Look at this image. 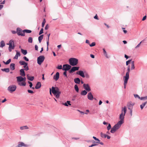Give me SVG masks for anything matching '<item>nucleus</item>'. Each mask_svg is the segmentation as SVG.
I'll list each match as a JSON object with an SVG mask.
<instances>
[{
    "label": "nucleus",
    "instance_id": "35",
    "mask_svg": "<svg viewBox=\"0 0 147 147\" xmlns=\"http://www.w3.org/2000/svg\"><path fill=\"white\" fill-rule=\"evenodd\" d=\"M147 103V101H146L140 105V107L141 109H143L144 107L145 106V105Z\"/></svg>",
    "mask_w": 147,
    "mask_h": 147
},
{
    "label": "nucleus",
    "instance_id": "18",
    "mask_svg": "<svg viewBox=\"0 0 147 147\" xmlns=\"http://www.w3.org/2000/svg\"><path fill=\"white\" fill-rule=\"evenodd\" d=\"M20 74L21 76H22L23 77H24L26 75L24 70L22 69L20 70Z\"/></svg>",
    "mask_w": 147,
    "mask_h": 147
},
{
    "label": "nucleus",
    "instance_id": "9",
    "mask_svg": "<svg viewBox=\"0 0 147 147\" xmlns=\"http://www.w3.org/2000/svg\"><path fill=\"white\" fill-rule=\"evenodd\" d=\"M17 87L15 85L10 86L8 88V90H9L11 93L15 91Z\"/></svg>",
    "mask_w": 147,
    "mask_h": 147
},
{
    "label": "nucleus",
    "instance_id": "39",
    "mask_svg": "<svg viewBox=\"0 0 147 147\" xmlns=\"http://www.w3.org/2000/svg\"><path fill=\"white\" fill-rule=\"evenodd\" d=\"M100 136L102 138H106V136H107V135L103 134L102 132H101L100 133Z\"/></svg>",
    "mask_w": 147,
    "mask_h": 147
},
{
    "label": "nucleus",
    "instance_id": "63",
    "mask_svg": "<svg viewBox=\"0 0 147 147\" xmlns=\"http://www.w3.org/2000/svg\"><path fill=\"white\" fill-rule=\"evenodd\" d=\"M146 16H144L142 19V21H144L146 19Z\"/></svg>",
    "mask_w": 147,
    "mask_h": 147
},
{
    "label": "nucleus",
    "instance_id": "5",
    "mask_svg": "<svg viewBox=\"0 0 147 147\" xmlns=\"http://www.w3.org/2000/svg\"><path fill=\"white\" fill-rule=\"evenodd\" d=\"M22 32L20 33L19 32H18V35L21 36H25V33H30L32 32V31L28 29H24L22 30Z\"/></svg>",
    "mask_w": 147,
    "mask_h": 147
},
{
    "label": "nucleus",
    "instance_id": "46",
    "mask_svg": "<svg viewBox=\"0 0 147 147\" xmlns=\"http://www.w3.org/2000/svg\"><path fill=\"white\" fill-rule=\"evenodd\" d=\"M131 59L127 61L126 63V65L127 66L128 65L131 63Z\"/></svg>",
    "mask_w": 147,
    "mask_h": 147
},
{
    "label": "nucleus",
    "instance_id": "57",
    "mask_svg": "<svg viewBox=\"0 0 147 147\" xmlns=\"http://www.w3.org/2000/svg\"><path fill=\"white\" fill-rule=\"evenodd\" d=\"M78 111H79V112H80V113L82 115H84V114H88V113H84V112H83V111H80V110H78Z\"/></svg>",
    "mask_w": 147,
    "mask_h": 147
},
{
    "label": "nucleus",
    "instance_id": "54",
    "mask_svg": "<svg viewBox=\"0 0 147 147\" xmlns=\"http://www.w3.org/2000/svg\"><path fill=\"white\" fill-rule=\"evenodd\" d=\"M27 91L28 92V93L32 94L34 93V92L33 91V90L29 89H28L27 90Z\"/></svg>",
    "mask_w": 147,
    "mask_h": 147
},
{
    "label": "nucleus",
    "instance_id": "30",
    "mask_svg": "<svg viewBox=\"0 0 147 147\" xmlns=\"http://www.w3.org/2000/svg\"><path fill=\"white\" fill-rule=\"evenodd\" d=\"M43 34L41 35L38 37V40L39 43H40L43 38Z\"/></svg>",
    "mask_w": 147,
    "mask_h": 147
},
{
    "label": "nucleus",
    "instance_id": "6",
    "mask_svg": "<svg viewBox=\"0 0 147 147\" xmlns=\"http://www.w3.org/2000/svg\"><path fill=\"white\" fill-rule=\"evenodd\" d=\"M45 59V57L43 55H40L38 57L37 59V63L39 65H40L44 61Z\"/></svg>",
    "mask_w": 147,
    "mask_h": 147
},
{
    "label": "nucleus",
    "instance_id": "13",
    "mask_svg": "<svg viewBox=\"0 0 147 147\" xmlns=\"http://www.w3.org/2000/svg\"><path fill=\"white\" fill-rule=\"evenodd\" d=\"M22 29L20 28H17L16 29V31L15 30H12V33L13 34H15L17 33L18 35V32H19L20 33L22 32Z\"/></svg>",
    "mask_w": 147,
    "mask_h": 147
},
{
    "label": "nucleus",
    "instance_id": "20",
    "mask_svg": "<svg viewBox=\"0 0 147 147\" xmlns=\"http://www.w3.org/2000/svg\"><path fill=\"white\" fill-rule=\"evenodd\" d=\"M74 82L76 84H79L80 82V80L78 78H76L74 79Z\"/></svg>",
    "mask_w": 147,
    "mask_h": 147
},
{
    "label": "nucleus",
    "instance_id": "14",
    "mask_svg": "<svg viewBox=\"0 0 147 147\" xmlns=\"http://www.w3.org/2000/svg\"><path fill=\"white\" fill-rule=\"evenodd\" d=\"M87 98L88 99L90 100H93L94 97L91 92H90L88 93L87 95Z\"/></svg>",
    "mask_w": 147,
    "mask_h": 147
},
{
    "label": "nucleus",
    "instance_id": "61",
    "mask_svg": "<svg viewBox=\"0 0 147 147\" xmlns=\"http://www.w3.org/2000/svg\"><path fill=\"white\" fill-rule=\"evenodd\" d=\"M35 50H36V51H38V46L36 45H35Z\"/></svg>",
    "mask_w": 147,
    "mask_h": 147
},
{
    "label": "nucleus",
    "instance_id": "26",
    "mask_svg": "<svg viewBox=\"0 0 147 147\" xmlns=\"http://www.w3.org/2000/svg\"><path fill=\"white\" fill-rule=\"evenodd\" d=\"M16 51V53L15 57H14V59H18V57L20 56V54L19 51Z\"/></svg>",
    "mask_w": 147,
    "mask_h": 147
},
{
    "label": "nucleus",
    "instance_id": "50",
    "mask_svg": "<svg viewBox=\"0 0 147 147\" xmlns=\"http://www.w3.org/2000/svg\"><path fill=\"white\" fill-rule=\"evenodd\" d=\"M43 33V28H42L40 31L39 33V35H41Z\"/></svg>",
    "mask_w": 147,
    "mask_h": 147
},
{
    "label": "nucleus",
    "instance_id": "23",
    "mask_svg": "<svg viewBox=\"0 0 147 147\" xmlns=\"http://www.w3.org/2000/svg\"><path fill=\"white\" fill-rule=\"evenodd\" d=\"M62 105L66 107H68L69 106H71V104H70V101L67 100L65 103H63Z\"/></svg>",
    "mask_w": 147,
    "mask_h": 147
},
{
    "label": "nucleus",
    "instance_id": "42",
    "mask_svg": "<svg viewBox=\"0 0 147 147\" xmlns=\"http://www.w3.org/2000/svg\"><path fill=\"white\" fill-rule=\"evenodd\" d=\"M28 129V127L27 126H24L20 127V129L21 130L24 129Z\"/></svg>",
    "mask_w": 147,
    "mask_h": 147
},
{
    "label": "nucleus",
    "instance_id": "4",
    "mask_svg": "<svg viewBox=\"0 0 147 147\" xmlns=\"http://www.w3.org/2000/svg\"><path fill=\"white\" fill-rule=\"evenodd\" d=\"M121 125L118 122L115 124L111 129L110 131L111 133H114L118 129L121 127Z\"/></svg>",
    "mask_w": 147,
    "mask_h": 147
},
{
    "label": "nucleus",
    "instance_id": "52",
    "mask_svg": "<svg viewBox=\"0 0 147 147\" xmlns=\"http://www.w3.org/2000/svg\"><path fill=\"white\" fill-rule=\"evenodd\" d=\"M144 40H144H144H142V41H141V42H140L139 44H138L137 45V46L135 48L136 49V48H138V47H140V45L141 44V43H142V42H143V41Z\"/></svg>",
    "mask_w": 147,
    "mask_h": 147
},
{
    "label": "nucleus",
    "instance_id": "36",
    "mask_svg": "<svg viewBox=\"0 0 147 147\" xmlns=\"http://www.w3.org/2000/svg\"><path fill=\"white\" fill-rule=\"evenodd\" d=\"M5 45V44L3 40H1L0 42V47L3 48Z\"/></svg>",
    "mask_w": 147,
    "mask_h": 147
},
{
    "label": "nucleus",
    "instance_id": "58",
    "mask_svg": "<svg viewBox=\"0 0 147 147\" xmlns=\"http://www.w3.org/2000/svg\"><path fill=\"white\" fill-rule=\"evenodd\" d=\"M67 71H64L63 73V75L65 77L67 78Z\"/></svg>",
    "mask_w": 147,
    "mask_h": 147
},
{
    "label": "nucleus",
    "instance_id": "11",
    "mask_svg": "<svg viewBox=\"0 0 147 147\" xmlns=\"http://www.w3.org/2000/svg\"><path fill=\"white\" fill-rule=\"evenodd\" d=\"M83 87L85 90L88 92L91 91L90 87L88 84H84L83 85Z\"/></svg>",
    "mask_w": 147,
    "mask_h": 147
},
{
    "label": "nucleus",
    "instance_id": "33",
    "mask_svg": "<svg viewBox=\"0 0 147 147\" xmlns=\"http://www.w3.org/2000/svg\"><path fill=\"white\" fill-rule=\"evenodd\" d=\"M1 70L3 71H5L6 73H8L9 71V68H5L1 69Z\"/></svg>",
    "mask_w": 147,
    "mask_h": 147
},
{
    "label": "nucleus",
    "instance_id": "15",
    "mask_svg": "<svg viewBox=\"0 0 147 147\" xmlns=\"http://www.w3.org/2000/svg\"><path fill=\"white\" fill-rule=\"evenodd\" d=\"M130 71V69H127V71L125 75L123 76V78L129 79V73Z\"/></svg>",
    "mask_w": 147,
    "mask_h": 147
},
{
    "label": "nucleus",
    "instance_id": "44",
    "mask_svg": "<svg viewBox=\"0 0 147 147\" xmlns=\"http://www.w3.org/2000/svg\"><path fill=\"white\" fill-rule=\"evenodd\" d=\"M13 42L14 41L12 40H9V42L8 43H7L6 44L7 45H9H9H11L12 43H13Z\"/></svg>",
    "mask_w": 147,
    "mask_h": 147
},
{
    "label": "nucleus",
    "instance_id": "41",
    "mask_svg": "<svg viewBox=\"0 0 147 147\" xmlns=\"http://www.w3.org/2000/svg\"><path fill=\"white\" fill-rule=\"evenodd\" d=\"M28 42L29 43H31L33 41V38L32 37H29L28 38Z\"/></svg>",
    "mask_w": 147,
    "mask_h": 147
},
{
    "label": "nucleus",
    "instance_id": "12",
    "mask_svg": "<svg viewBox=\"0 0 147 147\" xmlns=\"http://www.w3.org/2000/svg\"><path fill=\"white\" fill-rule=\"evenodd\" d=\"M135 103L131 101L128 102L127 104L128 109L129 110H132L133 107Z\"/></svg>",
    "mask_w": 147,
    "mask_h": 147
},
{
    "label": "nucleus",
    "instance_id": "21",
    "mask_svg": "<svg viewBox=\"0 0 147 147\" xmlns=\"http://www.w3.org/2000/svg\"><path fill=\"white\" fill-rule=\"evenodd\" d=\"M15 64L14 63H11L10 64V68L11 70H13L15 69Z\"/></svg>",
    "mask_w": 147,
    "mask_h": 147
},
{
    "label": "nucleus",
    "instance_id": "24",
    "mask_svg": "<svg viewBox=\"0 0 147 147\" xmlns=\"http://www.w3.org/2000/svg\"><path fill=\"white\" fill-rule=\"evenodd\" d=\"M22 76H18L16 77L17 82L19 83V82H22Z\"/></svg>",
    "mask_w": 147,
    "mask_h": 147
},
{
    "label": "nucleus",
    "instance_id": "1",
    "mask_svg": "<svg viewBox=\"0 0 147 147\" xmlns=\"http://www.w3.org/2000/svg\"><path fill=\"white\" fill-rule=\"evenodd\" d=\"M51 91L54 95L57 98H59L61 92L60 91L59 88L57 87L52 86L51 88Z\"/></svg>",
    "mask_w": 147,
    "mask_h": 147
},
{
    "label": "nucleus",
    "instance_id": "49",
    "mask_svg": "<svg viewBox=\"0 0 147 147\" xmlns=\"http://www.w3.org/2000/svg\"><path fill=\"white\" fill-rule=\"evenodd\" d=\"M96 45V43L95 42H92L91 44H90L89 45L90 47H92L95 46Z\"/></svg>",
    "mask_w": 147,
    "mask_h": 147
},
{
    "label": "nucleus",
    "instance_id": "64",
    "mask_svg": "<svg viewBox=\"0 0 147 147\" xmlns=\"http://www.w3.org/2000/svg\"><path fill=\"white\" fill-rule=\"evenodd\" d=\"M49 26H48V24H47L45 26V30H47L48 29V28H49Z\"/></svg>",
    "mask_w": 147,
    "mask_h": 147
},
{
    "label": "nucleus",
    "instance_id": "28",
    "mask_svg": "<svg viewBox=\"0 0 147 147\" xmlns=\"http://www.w3.org/2000/svg\"><path fill=\"white\" fill-rule=\"evenodd\" d=\"M18 84L20 86H25L26 85V83L25 82H22L18 83Z\"/></svg>",
    "mask_w": 147,
    "mask_h": 147
},
{
    "label": "nucleus",
    "instance_id": "25",
    "mask_svg": "<svg viewBox=\"0 0 147 147\" xmlns=\"http://www.w3.org/2000/svg\"><path fill=\"white\" fill-rule=\"evenodd\" d=\"M124 80V88L125 89L126 88V86L129 80L128 79L123 78Z\"/></svg>",
    "mask_w": 147,
    "mask_h": 147
},
{
    "label": "nucleus",
    "instance_id": "56",
    "mask_svg": "<svg viewBox=\"0 0 147 147\" xmlns=\"http://www.w3.org/2000/svg\"><path fill=\"white\" fill-rule=\"evenodd\" d=\"M134 95L135 98H138L139 99H140V97L137 94H134Z\"/></svg>",
    "mask_w": 147,
    "mask_h": 147
},
{
    "label": "nucleus",
    "instance_id": "31",
    "mask_svg": "<svg viewBox=\"0 0 147 147\" xmlns=\"http://www.w3.org/2000/svg\"><path fill=\"white\" fill-rule=\"evenodd\" d=\"M21 51L22 53L24 55H26L27 53V51L26 50H24L23 49H21Z\"/></svg>",
    "mask_w": 147,
    "mask_h": 147
},
{
    "label": "nucleus",
    "instance_id": "45",
    "mask_svg": "<svg viewBox=\"0 0 147 147\" xmlns=\"http://www.w3.org/2000/svg\"><path fill=\"white\" fill-rule=\"evenodd\" d=\"M25 63V61H23L21 60L19 61L20 64L22 65H24Z\"/></svg>",
    "mask_w": 147,
    "mask_h": 147
},
{
    "label": "nucleus",
    "instance_id": "16",
    "mask_svg": "<svg viewBox=\"0 0 147 147\" xmlns=\"http://www.w3.org/2000/svg\"><path fill=\"white\" fill-rule=\"evenodd\" d=\"M59 78V72H57L55 75L53 76V78L55 81L57 80Z\"/></svg>",
    "mask_w": 147,
    "mask_h": 147
},
{
    "label": "nucleus",
    "instance_id": "17",
    "mask_svg": "<svg viewBox=\"0 0 147 147\" xmlns=\"http://www.w3.org/2000/svg\"><path fill=\"white\" fill-rule=\"evenodd\" d=\"M15 47V45L14 44V42H13V43H11V45H9L8 47V50L9 52H11V51L12 49H14Z\"/></svg>",
    "mask_w": 147,
    "mask_h": 147
},
{
    "label": "nucleus",
    "instance_id": "19",
    "mask_svg": "<svg viewBox=\"0 0 147 147\" xmlns=\"http://www.w3.org/2000/svg\"><path fill=\"white\" fill-rule=\"evenodd\" d=\"M41 86V82H38L36 84L35 88L36 89H38L40 88Z\"/></svg>",
    "mask_w": 147,
    "mask_h": 147
},
{
    "label": "nucleus",
    "instance_id": "51",
    "mask_svg": "<svg viewBox=\"0 0 147 147\" xmlns=\"http://www.w3.org/2000/svg\"><path fill=\"white\" fill-rule=\"evenodd\" d=\"M57 68L59 69H62V65H58L57 67Z\"/></svg>",
    "mask_w": 147,
    "mask_h": 147
},
{
    "label": "nucleus",
    "instance_id": "22",
    "mask_svg": "<svg viewBox=\"0 0 147 147\" xmlns=\"http://www.w3.org/2000/svg\"><path fill=\"white\" fill-rule=\"evenodd\" d=\"M27 77L28 80L31 81H33L34 79V76H30L29 74L27 75Z\"/></svg>",
    "mask_w": 147,
    "mask_h": 147
},
{
    "label": "nucleus",
    "instance_id": "48",
    "mask_svg": "<svg viewBox=\"0 0 147 147\" xmlns=\"http://www.w3.org/2000/svg\"><path fill=\"white\" fill-rule=\"evenodd\" d=\"M111 125L110 123H109L108 126L107 127V129L108 130H109L110 129H111Z\"/></svg>",
    "mask_w": 147,
    "mask_h": 147
},
{
    "label": "nucleus",
    "instance_id": "2",
    "mask_svg": "<svg viewBox=\"0 0 147 147\" xmlns=\"http://www.w3.org/2000/svg\"><path fill=\"white\" fill-rule=\"evenodd\" d=\"M76 74L80 75L83 78L86 77L87 78H89L90 77L86 71H78L76 72Z\"/></svg>",
    "mask_w": 147,
    "mask_h": 147
},
{
    "label": "nucleus",
    "instance_id": "40",
    "mask_svg": "<svg viewBox=\"0 0 147 147\" xmlns=\"http://www.w3.org/2000/svg\"><path fill=\"white\" fill-rule=\"evenodd\" d=\"M123 111L124 112L123 114L125 115L127 112V107L126 106H124L123 107V109L122 110V112H123Z\"/></svg>",
    "mask_w": 147,
    "mask_h": 147
},
{
    "label": "nucleus",
    "instance_id": "7",
    "mask_svg": "<svg viewBox=\"0 0 147 147\" xmlns=\"http://www.w3.org/2000/svg\"><path fill=\"white\" fill-rule=\"evenodd\" d=\"M125 115L124 114H123V112H122L121 113L120 115L119 119L120 120L118 121V122L121 125H122L124 123V120Z\"/></svg>",
    "mask_w": 147,
    "mask_h": 147
},
{
    "label": "nucleus",
    "instance_id": "34",
    "mask_svg": "<svg viewBox=\"0 0 147 147\" xmlns=\"http://www.w3.org/2000/svg\"><path fill=\"white\" fill-rule=\"evenodd\" d=\"M11 59H9L6 62L4 61H3V63L5 65H7L9 64L11 62Z\"/></svg>",
    "mask_w": 147,
    "mask_h": 147
},
{
    "label": "nucleus",
    "instance_id": "60",
    "mask_svg": "<svg viewBox=\"0 0 147 147\" xmlns=\"http://www.w3.org/2000/svg\"><path fill=\"white\" fill-rule=\"evenodd\" d=\"M24 69V70H25L26 71H27L29 69V67L28 66H27V67H26L25 68L22 69Z\"/></svg>",
    "mask_w": 147,
    "mask_h": 147
},
{
    "label": "nucleus",
    "instance_id": "29",
    "mask_svg": "<svg viewBox=\"0 0 147 147\" xmlns=\"http://www.w3.org/2000/svg\"><path fill=\"white\" fill-rule=\"evenodd\" d=\"M24 143L22 142H19L16 147H22L24 145Z\"/></svg>",
    "mask_w": 147,
    "mask_h": 147
},
{
    "label": "nucleus",
    "instance_id": "43",
    "mask_svg": "<svg viewBox=\"0 0 147 147\" xmlns=\"http://www.w3.org/2000/svg\"><path fill=\"white\" fill-rule=\"evenodd\" d=\"M45 22H46V20H45V19L44 18L43 20V22L42 23V28H43L44 27Z\"/></svg>",
    "mask_w": 147,
    "mask_h": 147
},
{
    "label": "nucleus",
    "instance_id": "38",
    "mask_svg": "<svg viewBox=\"0 0 147 147\" xmlns=\"http://www.w3.org/2000/svg\"><path fill=\"white\" fill-rule=\"evenodd\" d=\"M103 50V53H104V54L105 55V56L107 58H108L109 57H108V55H107V53L105 50V49L104 48L103 49H102Z\"/></svg>",
    "mask_w": 147,
    "mask_h": 147
},
{
    "label": "nucleus",
    "instance_id": "55",
    "mask_svg": "<svg viewBox=\"0 0 147 147\" xmlns=\"http://www.w3.org/2000/svg\"><path fill=\"white\" fill-rule=\"evenodd\" d=\"M23 59L26 61H28L29 59L28 58H27L26 57L24 56L23 57Z\"/></svg>",
    "mask_w": 147,
    "mask_h": 147
},
{
    "label": "nucleus",
    "instance_id": "47",
    "mask_svg": "<svg viewBox=\"0 0 147 147\" xmlns=\"http://www.w3.org/2000/svg\"><path fill=\"white\" fill-rule=\"evenodd\" d=\"M140 99L141 100H146L147 99V96L144 97H140Z\"/></svg>",
    "mask_w": 147,
    "mask_h": 147
},
{
    "label": "nucleus",
    "instance_id": "59",
    "mask_svg": "<svg viewBox=\"0 0 147 147\" xmlns=\"http://www.w3.org/2000/svg\"><path fill=\"white\" fill-rule=\"evenodd\" d=\"M50 33H49V34H47V37L46 38V40H49V36H50Z\"/></svg>",
    "mask_w": 147,
    "mask_h": 147
},
{
    "label": "nucleus",
    "instance_id": "8",
    "mask_svg": "<svg viewBox=\"0 0 147 147\" xmlns=\"http://www.w3.org/2000/svg\"><path fill=\"white\" fill-rule=\"evenodd\" d=\"M71 66L68 64H65L63 65L62 69L63 71H67L70 70Z\"/></svg>",
    "mask_w": 147,
    "mask_h": 147
},
{
    "label": "nucleus",
    "instance_id": "10",
    "mask_svg": "<svg viewBox=\"0 0 147 147\" xmlns=\"http://www.w3.org/2000/svg\"><path fill=\"white\" fill-rule=\"evenodd\" d=\"M73 66V67H71L69 71L70 73H72L78 70L80 68V67L78 66Z\"/></svg>",
    "mask_w": 147,
    "mask_h": 147
},
{
    "label": "nucleus",
    "instance_id": "37",
    "mask_svg": "<svg viewBox=\"0 0 147 147\" xmlns=\"http://www.w3.org/2000/svg\"><path fill=\"white\" fill-rule=\"evenodd\" d=\"M74 89L77 92H78L79 91V88L77 84H75L74 86Z\"/></svg>",
    "mask_w": 147,
    "mask_h": 147
},
{
    "label": "nucleus",
    "instance_id": "32",
    "mask_svg": "<svg viewBox=\"0 0 147 147\" xmlns=\"http://www.w3.org/2000/svg\"><path fill=\"white\" fill-rule=\"evenodd\" d=\"M135 67L134 65V61H132L131 62V70H133L135 69Z\"/></svg>",
    "mask_w": 147,
    "mask_h": 147
},
{
    "label": "nucleus",
    "instance_id": "53",
    "mask_svg": "<svg viewBox=\"0 0 147 147\" xmlns=\"http://www.w3.org/2000/svg\"><path fill=\"white\" fill-rule=\"evenodd\" d=\"M28 83L29 84V86L30 88H31L33 84L32 82L30 81H28Z\"/></svg>",
    "mask_w": 147,
    "mask_h": 147
},
{
    "label": "nucleus",
    "instance_id": "62",
    "mask_svg": "<svg viewBox=\"0 0 147 147\" xmlns=\"http://www.w3.org/2000/svg\"><path fill=\"white\" fill-rule=\"evenodd\" d=\"M94 18L96 19V20H98V16H97V14H96V15L94 17Z\"/></svg>",
    "mask_w": 147,
    "mask_h": 147
},
{
    "label": "nucleus",
    "instance_id": "3",
    "mask_svg": "<svg viewBox=\"0 0 147 147\" xmlns=\"http://www.w3.org/2000/svg\"><path fill=\"white\" fill-rule=\"evenodd\" d=\"M70 65L72 66H76L78 63V60L75 58H71L69 60Z\"/></svg>",
    "mask_w": 147,
    "mask_h": 147
},
{
    "label": "nucleus",
    "instance_id": "27",
    "mask_svg": "<svg viewBox=\"0 0 147 147\" xmlns=\"http://www.w3.org/2000/svg\"><path fill=\"white\" fill-rule=\"evenodd\" d=\"M88 92L85 90H82L80 93V94L82 96H85L87 94Z\"/></svg>",
    "mask_w": 147,
    "mask_h": 147
}]
</instances>
